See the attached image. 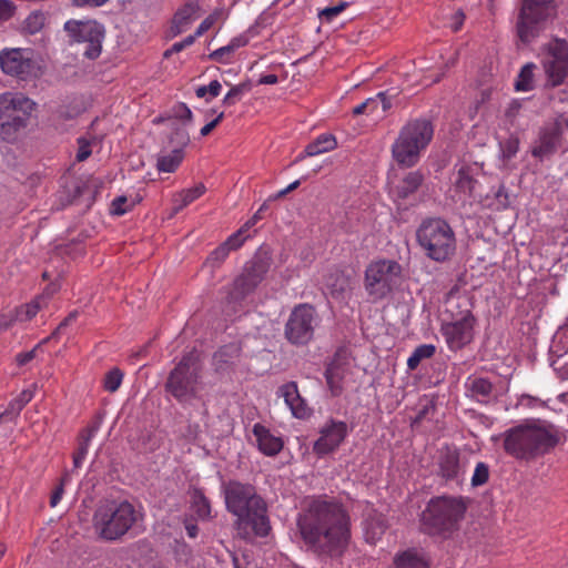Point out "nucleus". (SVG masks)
Instances as JSON below:
<instances>
[{"label":"nucleus","instance_id":"1","mask_svg":"<svg viewBox=\"0 0 568 568\" xmlns=\"http://www.w3.org/2000/svg\"><path fill=\"white\" fill-rule=\"evenodd\" d=\"M297 527L308 547L333 557L342 556L351 540L349 516L333 500H311L298 515Z\"/></svg>","mask_w":568,"mask_h":568},{"label":"nucleus","instance_id":"2","mask_svg":"<svg viewBox=\"0 0 568 568\" xmlns=\"http://www.w3.org/2000/svg\"><path fill=\"white\" fill-rule=\"evenodd\" d=\"M224 496L227 510L236 517L239 535L251 538L268 534L265 503L251 485L231 481L224 488Z\"/></svg>","mask_w":568,"mask_h":568},{"label":"nucleus","instance_id":"3","mask_svg":"<svg viewBox=\"0 0 568 568\" xmlns=\"http://www.w3.org/2000/svg\"><path fill=\"white\" fill-rule=\"evenodd\" d=\"M503 436L505 452L517 459L525 460L548 453L559 442L558 433L552 426L537 420L511 427Z\"/></svg>","mask_w":568,"mask_h":568},{"label":"nucleus","instance_id":"4","mask_svg":"<svg viewBox=\"0 0 568 568\" xmlns=\"http://www.w3.org/2000/svg\"><path fill=\"white\" fill-rule=\"evenodd\" d=\"M142 518V514L129 501H101L92 517L95 535L105 541L121 539Z\"/></svg>","mask_w":568,"mask_h":568},{"label":"nucleus","instance_id":"5","mask_svg":"<svg viewBox=\"0 0 568 568\" xmlns=\"http://www.w3.org/2000/svg\"><path fill=\"white\" fill-rule=\"evenodd\" d=\"M434 136V125L425 118L413 119L399 130L392 144V158L400 166H415Z\"/></svg>","mask_w":568,"mask_h":568},{"label":"nucleus","instance_id":"6","mask_svg":"<svg viewBox=\"0 0 568 568\" xmlns=\"http://www.w3.org/2000/svg\"><path fill=\"white\" fill-rule=\"evenodd\" d=\"M466 510L467 505L460 496L434 497L422 514V523L429 534H452L458 528Z\"/></svg>","mask_w":568,"mask_h":568},{"label":"nucleus","instance_id":"7","mask_svg":"<svg viewBox=\"0 0 568 568\" xmlns=\"http://www.w3.org/2000/svg\"><path fill=\"white\" fill-rule=\"evenodd\" d=\"M416 239L424 254L435 262H446L455 254V232L443 219L423 221L416 231Z\"/></svg>","mask_w":568,"mask_h":568},{"label":"nucleus","instance_id":"8","mask_svg":"<svg viewBox=\"0 0 568 568\" xmlns=\"http://www.w3.org/2000/svg\"><path fill=\"white\" fill-rule=\"evenodd\" d=\"M36 109V102L22 93L4 92L0 94V134L12 140L14 134L28 125Z\"/></svg>","mask_w":568,"mask_h":568},{"label":"nucleus","instance_id":"9","mask_svg":"<svg viewBox=\"0 0 568 568\" xmlns=\"http://www.w3.org/2000/svg\"><path fill=\"white\" fill-rule=\"evenodd\" d=\"M400 275L402 266L396 261H375L365 271V290L373 301H381L392 293Z\"/></svg>","mask_w":568,"mask_h":568},{"label":"nucleus","instance_id":"10","mask_svg":"<svg viewBox=\"0 0 568 568\" xmlns=\"http://www.w3.org/2000/svg\"><path fill=\"white\" fill-rule=\"evenodd\" d=\"M168 392L180 403H190L202 390L197 365L192 357L185 356L171 372L166 382Z\"/></svg>","mask_w":568,"mask_h":568},{"label":"nucleus","instance_id":"11","mask_svg":"<svg viewBox=\"0 0 568 568\" xmlns=\"http://www.w3.org/2000/svg\"><path fill=\"white\" fill-rule=\"evenodd\" d=\"M555 0H523L517 33L524 43L531 42L540 32L542 23L555 16Z\"/></svg>","mask_w":568,"mask_h":568},{"label":"nucleus","instance_id":"12","mask_svg":"<svg viewBox=\"0 0 568 568\" xmlns=\"http://www.w3.org/2000/svg\"><path fill=\"white\" fill-rule=\"evenodd\" d=\"M271 266V257L266 254H256L250 260L242 273L234 280L227 293L229 303H239L252 294L264 280Z\"/></svg>","mask_w":568,"mask_h":568},{"label":"nucleus","instance_id":"13","mask_svg":"<svg viewBox=\"0 0 568 568\" xmlns=\"http://www.w3.org/2000/svg\"><path fill=\"white\" fill-rule=\"evenodd\" d=\"M64 30L73 42L83 45L82 54L89 59H97L102 50L104 28L97 21L69 20Z\"/></svg>","mask_w":568,"mask_h":568},{"label":"nucleus","instance_id":"14","mask_svg":"<svg viewBox=\"0 0 568 568\" xmlns=\"http://www.w3.org/2000/svg\"><path fill=\"white\" fill-rule=\"evenodd\" d=\"M317 324L316 311L308 304H300L292 311L285 325L286 338L297 345L308 343Z\"/></svg>","mask_w":568,"mask_h":568},{"label":"nucleus","instance_id":"15","mask_svg":"<svg viewBox=\"0 0 568 568\" xmlns=\"http://www.w3.org/2000/svg\"><path fill=\"white\" fill-rule=\"evenodd\" d=\"M0 70L19 80L30 79L36 71L34 52L30 48H3L0 50Z\"/></svg>","mask_w":568,"mask_h":568},{"label":"nucleus","instance_id":"16","mask_svg":"<svg viewBox=\"0 0 568 568\" xmlns=\"http://www.w3.org/2000/svg\"><path fill=\"white\" fill-rule=\"evenodd\" d=\"M541 64L551 87L562 84L568 75V43L559 39L551 41L545 49Z\"/></svg>","mask_w":568,"mask_h":568},{"label":"nucleus","instance_id":"17","mask_svg":"<svg viewBox=\"0 0 568 568\" xmlns=\"http://www.w3.org/2000/svg\"><path fill=\"white\" fill-rule=\"evenodd\" d=\"M349 428L343 420L328 419L318 430V438L313 445V452L322 457L334 453L348 436Z\"/></svg>","mask_w":568,"mask_h":568},{"label":"nucleus","instance_id":"18","mask_svg":"<svg viewBox=\"0 0 568 568\" xmlns=\"http://www.w3.org/2000/svg\"><path fill=\"white\" fill-rule=\"evenodd\" d=\"M474 317L465 315L458 321L442 325V334L449 349L458 351L471 342L474 336Z\"/></svg>","mask_w":568,"mask_h":568},{"label":"nucleus","instance_id":"19","mask_svg":"<svg viewBox=\"0 0 568 568\" xmlns=\"http://www.w3.org/2000/svg\"><path fill=\"white\" fill-rule=\"evenodd\" d=\"M323 288L331 298L346 303L352 296L354 278L349 273L335 268L325 275Z\"/></svg>","mask_w":568,"mask_h":568},{"label":"nucleus","instance_id":"20","mask_svg":"<svg viewBox=\"0 0 568 568\" xmlns=\"http://www.w3.org/2000/svg\"><path fill=\"white\" fill-rule=\"evenodd\" d=\"M200 6L197 2L190 1L179 8L174 13L171 26L168 31V37L175 38L182 32L186 31L192 22L199 17Z\"/></svg>","mask_w":568,"mask_h":568},{"label":"nucleus","instance_id":"21","mask_svg":"<svg viewBox=\"0 0 568 568\" xmlns=\"http://www.w3.org/2000/svg\"><path fill=\"white\" fill-rule=\"evenodd\" d=\"M253 435L255 437V442L258 450L266 456H275L283 448V439L280 436L271 433L268 428H266L262 424H255L253 426Z\"/></svg>","mask_w":568,"mask_h":568},{"label":"nucleus","instance_id":"22","mask_svg":"<svg viewBox=\"0 0 568 568\" xmlns=\"http://www.w3.org/2000/svg\"><path fill=\"white\" fill-rule=\"evenodd\" d=\"M560 142V136L546 124L539 132V138L536 141L531 153L535 158L540 160L547 159L552 155Z\"/></svg>","mask_w":568,"mask_h":568},{"label":"nucleus","instance_id":"23","mask_svg":"<svg viewBox=\"0 0 568 568\" xmlns=\"http://www.w3.org/2000/svg\"><path fill=\"white\" fill-rule=\"evenodd\" d=\"M278 395L284 398L285 404L295 417L304 418L308 415L307 405L300 396L297 385L294 382L282 385L278 388Z\"/></svg>","mask_w":568,"mask_h":568},{"label":"nucleus","instance_id":"24","mask_svg":"<svg viewBox=\"0 0 568 568\" xmlns=\"http://www.w3.org/2000/svg\"><path fill=\"white\" fill-rule=\"evenodd\" d=\"M438 471L439 475L445 479L458 478L462 471V466L457 449L446 447L439 452Z\"/></svg>","mask_w":568,"mask_h":568},{"label":"nucleus","instance_id":"25","mask_svg":"<svg viewBox=\"0 0 568 568\" xmlns=\"http://www.w3.org/2000/svg\"><path fill=\"white\" fill-rule=\"evenodd\" d=\"M466 394L480 402L487 403L490 399L493 392V384L480 376H469L465 382Z\"/></svg>","mask_w":568,"mask_h":568},{"label":"nucleus","instance_id":"26","mask_svg":"<svg viewBox=\"0 0 568 568\" xmlns=\"http://www.w3.org/2000/svg\"><path fill=\"white\" fill-rule=\"evenodd\" d=\"M393 564L394 568H429L424 551L416 548L396 554Z\"/></svg>","mask_w":568,"mask_h":568},{"label":"nucleus","instance_id":"27","mask_svg":"<svg viewBox=\"0 0 568 568\" xmlns=\"http://www.w3.org/2000/svg\"><path fill=\"white\" fill-rule=\"evenodd\" d=\"M337 145L336 139L334 135L324 133L318 135L313 142L308 143L303 151L297 156V161L303 160L306 156H316L325 152H329L334 150Z\"/></svg>","mask_w":568,"mask_h":568},{"label":"nucleus","instance_id":"28","mask_svg":"<svg viewBox=\"0 0 568 568\" xmlns=\"http://www.w3.org/2000/svg\"><path fill=\"white\" fill-rule=\"evenodd\" d=\"M206 191V187L204 184L199 183L197 185L182 190L173 195L172 202V214L175 215L180 211H182L184 207L193 203L195 200L201 197Z\"/></svg>","mask_w":568,"mask_h":568},{"label":"nucleus","instance_id":"29","mask_svg":"<svg viewBox=\"0 0 568 568\" xmlns=\"http://www.w3.org/2000/svg\"><path fill=\"white\" fill-rule=\"evenodd\" d=\"M424 181V175L419 171L407 173L403 180L395 186L398 197L406 199L417 191Z\"/></svg>","mask_w":568,"mask_h":568},{"label":"nucleus","instance_id":"30","mask_svg":"<svg viewBox=\"0 0 568 568\" xmlns=\"http://www.w3.org/2000/svg\"><path fill=\"white\" fill-rule=\"evenodd\" d=\"M184 159L182 149H174L169 153L160 154L156 160V169L159 172L173 173L180 166Z\"/></svg>","mask_w":568,"mask_h":568},{"label":"nucleus","instance_id":"31","mask_svg":"<svg viewBox=\"0 0 568 568\" xmlns=\"http://www.w3.org/2000/svg\"><path fill=\"white\" fill-rule=\"evenodd\" d=\"M345 367L338 362H332L325 372L327 385L334 396L341 394L342 384L345 376Z\"/></svg>","mask_w":568,"mask_h":568},{"label":"nucleus","instance_id":"32","mask_svg":"<svg viewBox=\"0 0 568 568\" xmlns=\"http://www.w3.org/2000/svg\"><path fill=\"white\" fill-rule=\"evenodd\" d=\"M53 291H45L42 295L38 296L31 303L21 306L20 308L14 310L16 320L18 322H26L32 320L40 308L44 305L45 298L52 294Z\"/></svg>","mask_w":568,"mask_h":568},{"label":"nucleus","instance_id":"33","mask_svg":"<svg viewBox=\"0 0 568 568\" xmlns=\"http://www.w3.org/2000/svg\"><path fill=\"white\" fill-rule=\"evenodd\" d=\"M48 16L41 10L31 11L22 22V31L27 34L39 33L47 24Z\"/></svg>","mask_w":568,"mask_h":568},{"label":"nucleus","instance_id":"34","mask_svg":"<svg viewBox=\"0 0 568 568\" xmlns=\"http://www.w3.org/2000/svg\"><path fill=\"white\" fill-rule=\"evenodd\" d=\"M536 69V64L532 62L526 63L515 82V89L520 92H528L534 89V71Z\"/></svg>","mask_w":568,"mask_h":568},{"label":"nucleus","instance_id":"35","mask_svg":"<svg viewBox=\"0 0 568 568\" xmlns=\"http://www.w3.org/2000/svg\"><path fill=\"white\" fill-rule=\"evenodd\" d=\"M191 510L199 519H209L211 517V506L205 496L195 490L192 495Z\"/></svg>","mask_w":568,"mask_h":568},{"label":"nucleus","instance_id":"36","mask_svg":"<svg viewBox=\"0 0 568 568\" xmlns=\"http://www.w3.org/2000/svg\"><path fill=\"white\" fill-rule=\"evenodd\" d=\"M97 432L98 427H90L81 435L78 452L73 457V463L75 467H79L84 460L89 450L90 442L95 436Z\"/></svg>","mask_w":568,"mask_h":568},{"label":"nucleus","instance_id":"37","mask_svg":"<svg viewBox=\"0 0 568 568\" xmlns=\"http://www.w3.org/2000/svg\"><path fill=\"white\" fill-rule=\"evenodd\" d=\"M385 528L386 526L383 518L367 519L365 521V536L367 541L375 544L385 531Z\"/></svg>","mask_w":568,"mask_h":568},{"label":"nucleus","instance_id":"38","mask_svg":"<svg viewBox=\"0 0 568 568\" xmlns=\"http://www.w3.org/2000/svg\"><path fill=\"white\" fill-rule=\"evenodd\" d=\"M371 99L375 101V103L371 106H367L368 115L376 114L377 118H382L385 115L387 110L392 108V102L384 92H379L376 97Z\"/></svg>","mask_w":568,"mask_h":568},{"label":"nucleus","instance_id":"39","mask_svg":"<svg viewBox=\"0 0 568 568\" xmlns=\"http://www.w3.org/2000/svg\"><path fill=\"white\" fill-rule=\"evenodd\" d=\"M476 181L464 169H460L455 181V187L464 195H470L474 191Z\"/></svg>","mask_w":568,"mask_h":568},{"label":"nucleus","instance_id":"40","mask_svg":"<svg viewBox=\"0 0 568 568\" xmlns=\"http://www.w3.org/2000/svg\"><path fill=\"white\" fill-rule=\"evenodd\" d=\"M250 90V87L246 83H240L236 85H232L229 92L224 95L222 100V104L224 106L235 105L243 95Z\"/></svg>","mask_w":568,"mask_h":568},{"label":"nucleus","instance_id":"41","mask_svg":"<svg viewBox=\"0 0 568 568\" xmlns=\"http://www.w3.org/2000/svg\"><path fill=\"white\" fill-rule=\"evenodd\" d=\"M221 91L222 84L217 80H213L207 85L196 88L195 94L197 98L205 99L206 102H211L220 95Z\"/></svg>","mask_w":568,"mask_h":568},{"label":"nucleus","instance_id":"42","mask_svg":"<svg viewBox=\"0 0 568 568\" xmlns=\"http://www.w3.org/2000/svg\"><path fill=\"white\" fill-rule=\"evenodd\" d=\"M135 202L129 200L125 195H120L113 199L110 206L112 215L121 216L134 207Z\"/></svg>","mask_w":568,"mask_h":568},{"label":"nucleus","instance_id":"43","mask_svg":"<svg viewBox=\"0 0 568 568\" xmlns=\"http://www.w3.org/2000/svg\"><path fill=\"white\" fill-rule=\"evenodd\" d=\"M224 19V11L222 9H215L211 14H209L197 27L195 37L203 36L206 31H209L219 20Z\"/></svg>","mask_w":568,"mask_h":568},{"label":"nucleus","instance_id":"44","mask_svg":"<svg viewBox=\"0 0 568 568\" xmlns=\"http://www.w3.org/2000/svg\"><path fill=\"white\" fill-rule=\"evenodd\" d=\"M122 379L123 373L119 368H113L105 375L103 386L105 390L114 393L120 387Z\"/></svg>","mask_w":568,"mask_h":568},{"label":"nucleus","instance_id":"45","mask_svg":"<svg viewBox=\"0 0 568 568\" xmlns=\"http://www.w3.org/2000/svg\"><path fill=\"white\" fill-rule=\"evenodd\" d=\"M519 150V142L515 138H509L500 143V152L504 160H510Z\"/></svg>","mask_w":568,"mask_h":568},{"label":"nucleus","instance_id":"46","mask_svg":"<svg viewBox=\"0 0 568 568\" xmlns=\"http://www.w3.org/2000/svg\"><path fill=\"white\" fill-rule=\"evenodd\" d=\"M489 477V469L488 466L484 463H478L475 467L473 477H471V485L473 486H481L484 485Z\"/></svg>","mask_w":568,"mask_h":568},{"label":"nucleus","instance_id":"47","mask_svg":"<svg viewBox=\"0 0 568 568\" xmlns=\"http://www.w3.org/2000/svg\"><path fill=\"white\" fill-rule=\"evenodd\" d=\"M82 109L79 105L61 104L55 110V116L60 120L73 119L81 113Z\"/></svg>","mask_w":568,"mask_h":568},{"label":"nucleus","instance_id":"48","mask_svg":"<svg viewBox=\"0 0 568 568\" xmlns=\"http://www.w3.org/2000/svg\"><path fill=\"white\" fill-rule=\"evenodd\" d=\"M250 237V234L244 231V227H241L237 232L232 234L224 244L229 247L230 251L236 250L241 247L244 241Z\"/></svg>","mask_w":568,"mask_h":568},{"label":"nucleus","instance_id":"49","mask_svg":"<svg viewBox=\"0 0 568 568\" xmlns=\"http://www.w3.org/2000/svg\"><path fill=\"white\" fill-rule=\"evenodd\" d=\"M17 11V6L11 0H0V24L10 20Z\"/></svg>","mask_w":568,"mask_h":568},{"label":"nucleus","instance_id":"50","mask_svg":"<svg viewBox=\"0 0 568 568\" xmlns=\"http://www.w3.org/2000/svg\"><path fill=\"white\" fill-rule=\"evenodd\" d=\"M346 8L345 2H341L336 6L326 7L320 11V18L331 22L333 21L344 9Z\"/></svg>","mask_w":568,"mask_h":568},{"label":"nucleus","instance_id":"51","mask_svg":"<svg viewBox=\"0 0 568 568\" xmlns=\"http://www.w3.org/2000/svg\"><path fill=\"white\" fill-rule=\"evenodd\" d=\"M234 53L230 49V47L226 44L224 47H221L216 50H214L212 53H210L209 58L213 61L220 62V63H229L231 55Z\"/></svg>","mask_w":568,"mask_h":568},{"label":"nucleus","instance_id":"52","mask_svg":"<svg viewBox=\"0 0 568 568\" xmlns=\"http://www.w3.org/2000/svg\"><path fill=\"white\" fill-rule=\"evenodd\" d=\"M22 410L21 404L14 399L9 404L8 408L3 414L0 415V422H11L16 419Z\"/></svg>","mask_w":568,"mask_h":568},{"label":"nucleus","instance_id":"53","mask_svg":"<svg viewBox=\"0 0 568 568\" xmlns=\"http://www.w3.org/2000/svg\"><path fill=\"white\" fill-rule=\"evenodd\" d=\"M548 124L561 138V135L568 131V114H560L554 122Z\"/></svg>","mask_w":568,"mask_h":568},{"label":"nucleus","instance_id":"54","mask_svg":"<svg viewBox=\"0 0 568 568\" xmlns=\"http://www.w3.org/2000/svg\"><path fill=\"white\" fill-rule=\"evenodd\" d=\"M69 481V476L64 475L61 478L60 485L57 486V488L53 490L51 498H50V506L55 507L60 500L62 499V496L64 494V485Z\"/></svg>","mask_w":568,"mask_h":568},{"label":"nucleus","instance_id":"55","mask_svg":"<svg viewBox=\"0 0 568 568\" xmlns=\"http://www.w3.org/2000/svg\"><path fill=\"white\" fill-rule=\"evenodd\" d=\"M230 252L229 247L222 243L211 253L209 260L215 263H222L229 256Z\"/></svg>","mask_w":568,"mask_h":568},{"label":"nucleus","instance_id":"56","mask_svg":"<svg viewBox=\"0 0 568 568\" xmlns=\"http://www.w3.org/2000/svg\"><path fill=\"white\" fill-rule=\"evenodd\" d=\"M173 114L175 118L180 120L191 121L192 120V111L185 103H179L173 108Z\"/></svg>","mask_w":568,"mask_h":568},{"label":"nucleus","instance_id":"57","mask_svg":"<svg viewBox=\"0 0 568 568\" xmlns=\"http://www.w3.org/2000/svg\"><path fill=\"white\" fill-rule=\"evenodd\" d=\"M415 355L422 362L423 359L430 358L435 353V346L430 344H423L415 348Z\"/></svg>","mask_w":568,"mask_h":568},{"label":"nucleus","instance_id":"58","mask_svg":"<svg viewBox=\"0 0 568 568\" xmlns=\"http://www.w3.org/2000/svg\"><path fill=\"white\" fill-rule=\"evenodd\" d=\"M79 150L77 153V160L78 161H84L87 160L91 154V148L90 144L84 139H79Z\"/></svg>","mask_w":568,"mask_h":568},{"label":"nucleus","instance_id":"59","mask_svg":"<svg viewBox=\"0 0 568 568\" xmlns=\"http://www.w3.org/2000/svg\"><path fill=\"white\" fill-rule=\"evenodd\" d=\"M519 404L521 406H527V407H530V408L544 407L545 406V402H542L539 398L532 397L530 395H523L520 397V399H519Z\"/></svg>","mask_w":568,"mask_h":568},{"label":"nucleus","instance_id":"60","mask_svg":"<svg viewBox=\"0 0 568 568\" xmlns=\"http://www.w3.org/2000/svg\"><path fill=\"white\" fill-rule=\"evenodd\" d=\"M14 322H18V320H16V314L13 311L1 314L0 315V331L8 329Z\"/></svg>","mask_w":568,"mask_h":568},{"label":"nucleus","instance_id":"61","mask_svg":"<svg viewBox=\"0 0 568 568\" xmlns=\"http://www.w3.org/2000/svg\"><path fill=\"white\" fill-rule=\"evenodd\" d=\"M199 37H195V33L194 34H190L187 36L186 38H184L182 41H179V42H175L173 45H172V51H175V52H181L183 49H185L186 47H190L192 45L195 40L197 39Z\"/></svg>","mask_w":568,"mask_h":568},{"label":"nucleus","instance_id":"62","mask_svg":"<svg viewBox=\"0 0 568 568\" xmlns=\"http://www.w3.org/2000/svg\"><path fill=\"white\" fill-rule=\"evenodd\" d=\"M248 43V37L246 34H240L233 38L227 45L232 51H236L237 49L245 47Z\"/></svg>","mask_w":568,"mask_h":568},{"label":"nucleus","instance_id":"63","mask_svg":"<svg viewBox=\"0 0 568 568\" xmlns=\"http://www.w3.org/2000/svg\"><path fill=\"white\" fill-rule=\"evenodd\" d=\"M226 353H230V363L233 362V359L237 356L239 354V348L234 345H230L229 348H225V349H221L220 352H217L214 356L215 358V362L216 363H220L222 361V357L224 354Z\"/></svg>","mask_w":568,"mask_h":568},{"label":"nucleus","instance_id":"64","mask_svg":"<svg viewBox=\"0 0 568 568\" xmlns=\"http://www.w3.org/2000/svg\"><path fill=\"white\" fill-rule=\"evenodd\" d=\"M267 203L262 204L258 211L242 226L244 231L247 232L251 227H253L261 220V212L266 210Z\"/></svg>","mask_w":568,"mask_h":568}]
</instances>
